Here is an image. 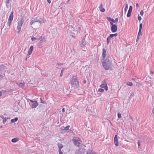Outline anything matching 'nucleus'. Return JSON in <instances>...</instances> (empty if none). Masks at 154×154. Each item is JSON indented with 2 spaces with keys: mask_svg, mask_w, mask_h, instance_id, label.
<instances>
[{
  "mask_svg": "<svg viewBox=\"0 0 154 154\" xmlns=\"http://www.w3.org/2000/svg\"><path fill=\"white\" fill-rule=\"evenodd\" d=\"M30 23V25H31L33 24H35L36 23H37V24L39 25L42 23L43 19L42 18H39L37 17L36 18H32Z\"/></svg>",
  "mask_w": 154,
  "mask_h": 154,
  "instance_id": "nucleus-1",
  "label": "nucleus"
},
{
  "mask_svg": "<svg viewBox=\"0 0 154 154\" xmlns=\"http://www.w3.org/2000/svg\"><path fill=\"white\" fill-rule=\"evenodd\" d=\"M72 79L70 81V83L72 87L78 88L79 86V83L77 79L74 78V76H72Z\"/></svg>",
  "mask_w": 154,
  "mask_h": 154,
  "instance_id": "nucleus-2",
  "label": "nucleus"
},
{
  "mask_svg": "<svg viewBox=\"0 0 154 154\" xmlns=\"http://www.w3.org/2000/svg\"><path fill=\"white\" fill-rule=\"evenodd\" d=\"M103 65L106 70L112 69L113 66L112 63V62L110 61L103 62Z\"/></svg>",
  "mask_w": 154,
  "mask_h": 154,
  "instance_id": "nucleus-3",
  "label": "nucleus"
},
{
  "mask_svg": "<svg viewBox=\"0 0 154 154\" xmlns=\"http://www.w3.org/2000/svg\"><path fill=\"white\" fill-rule=\"evenodd\" d=\"M24 22V20L22 18L18 20V22L17 27V32L19 33L21 31V26Z\"/></svg>",
  "mask_w": 154,
  "mask_h": 154,
  "instance_id": "nucleus-4",
  "label": "nucleus"
},
{
  "mask_svg": "<svg viewBox=\"0 0 154 154\" xmlns=\"http://www.w3.org/2000/svg\"><path fill=\"white\" fill-rule=\"evenodd\" d=\"M80 140L79 138H76L73 139V141L74 143L77 146H79L80 145V143L79 141Z\"/></svg>",
  "mask_w": 154,
  "mask_h": 154,
  "instance_id": "nucleus-5",
  "label": "nucleus"
},
{
  "mask_svg": "<svg viewBox=\"0 0 154 154\" xmlns=\"http://www.w3.org/2000/svg\"><path fill=\"white\" fill-rule=\"evenodd\" d=\"M100 87L102 88H104L106 91L108 90V88L106 82L105 81H103L102 82V84L100 86Z\"/></svg>",
  "mask_w": 154,
  "mask_h": 154,
  "instance_id": "nucleus-6",
  "label": "nucleus"
},
{
  "mask_svg": "<svg viewBox=\"0 0 154 154\" xmlns=\"http://www.w3.org/2000/svg\"><path fill=\"white\" fill-rule=\"evenodd\" d=\"M111 30L112 32H116L117 30V26L116 24L111 25Z\"/></svg>",
  "mask_w": 154,
  "mask_h": 154,
  "instance_id": "nucleus-7",
  "label": "nucleus"
},
{
  "mask_svg": "<svg viewBox=\"0 0 154 154\" xmlns=\"http://www.w3.org/2000/svg\"><path fill=\"white\" fill-rule=\"evenodd\" d=\"M142 24L141 23L140 25V27H139V30L138 32V36L137 38V40H138L139 39V37L140 35H141L142 34V33L141 32V30L142 29Z\"/></svg>",
  "mask_w": 154,
  "mask_h": 154,
  "instance_id": "nucleus-8",
  "label": "nucleus"
},
{
  "mask_svg": "<svg viewBox=\"0 0 154 154\" xmlns=\"http://www.w3.org/2000/svg\"><path fill=\"white\" fill-rule=\"evenodd\" d=\"M30 101L32 103L31 106L32 108H35L38 105V103L37 101L30 100Z\"/></svg>",
  "mask_w": 154,
  "mask_h": 154,
  "instance_id": "nucleus-9",
  "label": "nucleus"
},
{
  "mask_svg": "<svg viewBox=\"0 0 154 154\" xmlns=\"http://www.w3.org/2000/svg\"><path fill=\"white\" fill-rule=\"evenodd\" d=\"M114 143L116 146H118L119 145V142L118 140V136L116 135L114 138Z\"/></svg>",
  "mask_w": 154,
  "mask_h": 154,
  "instance_id": "nucleus-10",
  "label": "nucleus"
},
{
  "mask_svg": "<svg viewBox=\"0 0 154 154\" xmlns=\"http://www.w3.org/2000/svg\"><path fill=\"white\" fill-rule=\"evenodd\" d=\"M99 8L100 11L101 12H103L105 11V9L103 8V5L102 3L101 4Z\"/></svg>",
  "mask_w": 154,
  "mask_h": 154,
  "instance_id": "nucleus-11",
  "label": "nucleus"
},
{
  "mask_svg": "<svg viewBox=\"0 0 154 154\" xmlns=\"http://www.w3.org/2000/svg\"><path fill=\"white\" fill-rule=\"evenodd\" d=\"M13 17V12L12 11L10 14L8 20L12 21Z\"/></svg>",
  "mask_w": 154,
  "mask_h": 154,
  "instance_id": "nucleus-12",
  "label": "nucleus"
},
{
  "mask_svg": "<svg viewBox=\"0 0 154 154\" xmlns=\"http://www.w3.org/2000/svg\"><path fill=\"white\" fill-rule=\"evenodd\" d=\"M5 69V67L3 65L0 66V73H2V72Z\"/></svg>",
  "mask_w": 154,
  "mask_h": 154,
  "instance_id": "nucleus-13",
  "label": "nucleus"
},
{
  "mask_svg": "<svg viewBox=\"0 0 154 154\" xmlns=\"http://www.w3.org/2000/svg\"><path fill=\"white\" fill-rule=\"evenodd\" d=\"M10 0H6V7L7 8H9L11 6V5L10 4Z\"/></svg>",
  "mask_w": 154,
  "mask_h": 154,
  "instance_id": "nucleus-14",
  "label": "nucleus"
},
{
  "mask_svg": "<svg viewBox=\"0 0 154 154\" xmlns=\"http://www.w3.org/2000/svg\"><path fill=\"white\" fill-rule=\"evenodd\" d=\"M106 50H105V49L104 48L103 49L102 56H103V57L104 58H105L106 57Z\"/></svg>",
  "mask_w": 154,
  "mask_h": 154,
  "instance_id": "nucleus-15",
  "label": "nucleus"
},
{
  "mask_svg": "<svg viewBox=\"0 0 154 154\" xmlns=\"http://www.w3.org/2000/svg\"><path fill=\"white\" fill-rule=\"evenodd\" d=\"M18 85L21 88L23 87L24 86L25 82H23L22 83H17Z\"/></svg>",
  "mask_w": 154,
  "mask_h": 154,
  "instance_id": "nucleus-16",
  "label": "nucleus"
},
{
  "mask_svg": "<svg viewBox=\"0 0 154 154\" xmlns=\"http://www.w3.org/2000/svg\"><path fill=\"white\" fill-rule=\"evenodd\" d=\"M107 20L109 21L110 22V25H113L112 21H113V19L111 18L110 17H107Z\"/></svg>",
  "mask_w": 154,
  "mask_h": 154,
  "instance_id": "nucleus-17",
  "label": "nucleus"
},
{
  "mask_svg": "<svg viewBox=\"0 0 154 154\" xmlns=\"http://www.w3.org/2000/svg\"><path fill=\"white\" fill-rule=\"evenodd\" d=\"M18 140L19 139L18 138H15L12 139L11 142L13 143H16Z\"/></svg>",
  "mask_w": 154,
  "mask_h": 154,
  "instance_id": "nucleus-18",
  "label": "nucleus"
},
{
  "mask_svg": "<svg viewBox=\"0 0 154 154\" xmlns=\"http://www.w3.org/2000/svg\"><path fill=\"white\" fill-rule=\"evenodd\" d=\"M57 146L59 148V149L61 150L62 148H63V146L62 144L60 143H58L57 144Z\"/></svg>",
  "mask_w": 154,
  "mask_h": 154,
  "instance_id": "nucleus-19",
  "label": "nucleus"
},
{
  "mask_svg": "<svg viewBox=\"0 0 154 154\" xmlns=\"http://www.w3.org/2000/svg\"><path fill=\"white\" fill-rule=\"evenodd\" d=\"M18 120V118L17 117L15 118V119H12L11 121V123H13L15 122H16Z\"/></svg>",
  "mask_w": 154,
  "mask_h": 154,
  "instance_id": "nucleus-20",
  "label": "nucleus"
},
{
  "mask_svg": "<svg viewBox=\"0 0 154 154\" xmlns=\"http://www.w3.org/2000/svg\"><path fill=\"white\" fill-rule=\"evenodd\" d=\"M112 38L110 35L107 37V42L108 44H109V43Z\"/></svg>",
  "mask_w": 154,
  "mask_h": 154,
  "instance_id": "nucleus-21",
  "label": "nucleus"
},
{
  "mask_svg": "<svg viewBox=\"0 0 154 154\" xmlns=\"http://www.w3.org/2000/svg\"><path fill=\"white\" fill-rule=\"evenodd\" d=\"M128 5L127 4H126L125 5V7L124 9L125 12V13H126V12L127 10L128 9Z\"/></svg>",
  "mask_w": 154,
  "mask_h": 154,
  "instance_id": "nucleus-22",
  "label": "nucleus"
},
{
  "mask_svg": "<svg viewBox=\"0 0 154 154\" xmlns=\"http://www.w3.org/2000/svg\"><path fill=\"white\" fill-rule=\"evenodd\" d=\"M126 84L128 85L131 86H132L133 85V83L131 82H128L126 83Z\"/></svg>",
  "mask_w": 154,
  "mask_h": 154,
  "instance_id": "nucleus-23",
  "label": "nucleus"
},
{
  "mask_svg": "<svg viewBox=\"0 0 154 154\" xmlns=\"http://www.w3.org/2000/svg\"><path fill=\"white\" fill-rule=\"evenodd\" d=\"M117 35L118 34L117 33H116L114 34H112L110 35V36H111L112 38L114 36H117Z\"/></svg>",
  "mask_w": 154,
  "mask_h": 154,
  "instance_id": "nucleus-24",
  "label": "nucleus"
},
{
  "mask_svg": "<svg viewBox=\"0 0 154 154\" xmlns=\"http://www.w3.org/2000/svg\"><path fill=\"white\" fill-rule=\"evenodd\" d=\"M64 70H65L64 68H63L61 70V72L60 74V76L61 77L62 76L63 74V72H64Z\"/></svg>",
  "mask_w": 154,
  "mask_h": 154,
  "instance_id": "nucleus-25",
  "label": "nucleus"
},
{
  "mask_svg": "<svg viewBox=\"0 0 154 154\" xmlns=\"http://www.w3.org/2000/svg\"><path fill=\"white\" fill-rule=\"evenodd\" d=\"M131 11H128V14H127V16L128 17H130L131 15Z\"/></svg>",
  "mask_w": 154,
  "mask_h": 154,
  "instance_id": "nucleus-26",
  "label": "nucleus"
},
{
  "mask_svg": "<svg viewBox=\"0 0 154 154\" xmlns=\"http://www.w3.org/2000/svg\"><path fill=\"white\" fill-rule=\"evenodd\" d=\"M8 119V118H7L6 117H5L3 119V124L5 123L7 121V120Z\"/></svg>",
  "mask_w": 154,
  "mask_h": 154,
  "instance_id": "nucleus-27",
  "label": "nucleus"
},
{
  "mask_svg": "<svg viewBox=\"0 0 154 154\" xmlns=\"http://www.w3.org/2000/svg\"><path fill=\"white\" fill-rule=\"evenodd\" d=\"M118 18H116L115 20L113 19V21H112V23H115L118 22Z\"/></svg>",
  "mask_w": 154,
  "mask_h": 154,
  "instance_id": "nucleus-28",
  "label": "nucleus"
},
{
  "mask_svg": "<svg viewBox=\"0 0 154 154\" xmlns=\"http://www.w3.org/2000/svg\"><path fill=\"white\" fill-rule=\"evenodd\" d=\"M98 91L101 92H103L104 91V90L102 88H100L99 89Z\"/></svg>",
  "mask_w": 154,
  "mask_h": 154,
  "instance_id": "nucleus-29",
  "label": "nucleus"
},
{
  "mask_svg": "<svg viewBox=\"0 0 154 154\" xmlns=\"http://www.w3.org/2000/svg\"><path fill=\"white\" fill-rule=\"evenodd\" d=\"M33 49V47L32 46H31V47H30V48H29V51L32 52Z\"/></svg>",
  "mask_w": 154,
  "mask_h": 154,
  "instance_id": "nucleus-30",
  "label": "nucleus"
},
{
  "mask_svg": "<svg viewBox=\"0 0 154 154\" xmlns=\"http://www.w3.org/2000/svg\"><path fill=\"white\" fill-rule=\"evenodd\" d=\"M12 22V21H10V20H8L7 24H8V26L9 27L11 25V23Z\"/></svg>",
  "mask_w": 154,
  "mask_h": 154,
  "instance_id": "nucleus-31",
  "label": "nucleus"
},
{
  "mask_svg": "<svg viewBox=\"0 0 154 154\" xmlns=\"http://www.w3.org/2000/svg\"><path fill=\"white\" fill-rule=\"evenodd\" d=\"M3 75H4V76L0 74V80H2L4 76H5V73Z\"/></svg>",
  "mask_w": 154,
  "mask_h": 154,
  "instance_id": "nucleus-32",
  "label": "nucleus"
},
{
  "mask_svg": "<svg viewBox=\"0 0 154 154\" xmlns=\"http://www.w3.org/2000/svg\"><path fill=\"white\" fill-rule=\"evenodd\" d=\"M152 116L153 118L154 119V106L153 107L152 109Z\"/></svg>",
  "mask_w": 154,
  "mask_h": 154,
  "instance_id": "nucleus-33",
  "label": "nucleus"
},
{
  "mask_svg": "<svg viewBox=\"0 0 154 154\" xmlns=\"http://www.w3.org/2000/svg\"><path fill=\"white\" fill-rule=\"evenodd\" d=\"M69 127H70L69 125H68L64 129H65V130H68L69 129Z\"/></svg>",
  "mask_w": 154,
  "mask_h": 154,
  "instance_id": "nucleus-34",
  "label": "nucleus"
},
{
  "mask_svg": "<svg viewBox=\"0 0 154 154\" xmlns=\"http://www.w3.org/2000/svg\"><path fill=\"white\" fill-rule=\"evenodd\" d=\"M40 99L41 100V103H46V102L43 101L41 98H40Z\"/></svg>",
  "mask_w": 154,
  "mask_h": 154,
  "instance_id": "nucleus-35",
  "label": "nucleus"
},
{
  "mask_svg": "<svg viewBox=\"0 0 154 154\" xmlns=\"http://www.w3.org/2000/svg\"><path fill=\"white\" fill-rule=\"evenodd\" d=\"M141 85V84H140L138 82H137L136 83V85L138 87H140V85Z\"/></svg>",
  "mask_w": 154,
  "mask_h": 154,
  "instance_id": "nucleus-36",
  "label": "nucleus"
},
{
  "mask_svg": "<svg viewBox=\"0 0 154 154\" xmlns=\"http://www.w3.org/2000/svg\"><path fill=\"white\" fill-rule=\"evenodd\" d=\"M140 14L141 15V16H143V14H144V12H143V11L141 10L140 12Z\"/></svg>",
  "mask_w": 154,
  "mask_h": 154,
  "instance_id": "nucleus-37",
  "label": "nucleus"
},
{
  "mask_svg": "<svg viewBox=\"0 0 154 154\" xmlns=\"http://www.w3.org/2000/svg\"><path fill=\"white\" fill-rule=\"evenodd\" d=\"M132 6H130L129 7V9L128 11H132Z\"/></svg>",
  "mask_w": 154,
  "mask_h": 154,
  "instance_id": "nucleus-38",
  "label": "nucleus"
},
{
  "mask_svg": "<svg viewBox=\"0 0 154 154\" xmlns=\"http://www.w3.org/2000/svg\"><path fill=\"white\" fill-rule=\"evenodd\" d=\"M118 117L119 118H121V114L119 113L118 114Z\"/></svg>",
  "mask_w": 154,
  "mask_h": 154,
  "instance_id": "nucleus-39",
  "label": "nucleus"
},
{
  "mask_svg": "<svg viewBox=\"0 0 154 154\" xmlns=\"http://www.w3.org/2000/svg\"><path fill=\"white\" fill-rule=\"evenodd\" d=\"M138 20L139 21L141 20L142 19L141 17L140 16H139V15L138 16Z\"/></svg>",
  "mask_w": 154,
  "mask_h": 154,
  "instance_id": "nucleus-40",
  "label": "nucleus"
},
{
  "mask_svg": "<svg viewBox=\"0 0 154 154\" xmlns=\"http://www.w3.org/2000/svg\"><path fill=\"white\" fill-rule=\"evenodd\" d=\"M59 154H63V152L61 151V149H59Z\"/></svg>",
  "mask_w": 154,
  "mask_h": 154,
  "instance_id": "nucleus-41",
  "label": "nucleus"
},
{
  "mask_svg": "<svg viewBox=\"0 0 154 154\" xmlns=\"http://www.w3.org/2000/svg\"><path fill=\"white\" fill-rule=\"evenodd\" d=\"M36 39V38H34V37H32V38H31V40H32V41H34L35 39Z\"/></svg>",
  "mask_w": 154,
  "mask_h": 154,
  "instance_id": "nucleus-42",
  "label": "nucleus"
},
{
  "mask_svg": "<svg viewBox=\"0 0 154 154\" xmlns=\"http://www.w3.org/2000/svg\"><path fill=\"white\" fill-rule=\"evenodd\" d=\"M138 145L139 146H140V141H138Z\"/></svg>",
  "mask_w": 154,
  "mask_h": 154,
  "instance_id": "nucleus-43",
  "label": "nucleus"
},
{
  "mask_svg": "<svg viewBox=\"0 0 154 154\" xmlns=\"http://www.w3.org/2000/svg\"><path fill=\"white\" fill-rule=\"evenodd\" d=\"M32 52L29 51L28 52V54L29 55H30L32 54Z\"/></svg>",
  "mask_w": 154,
  "mask_h": 154,
  "instance_id": "nucleus-44",
  "label": "nucleus"
},
{
  "mask_svg": "<svg viewBox=\"0 0 154 154\" xmlns=\"http://www.w3.org/2000/svg\"><path fill=\"white\" fill-rule=\"evenodd\" d=\"M65 109H64V108H63V109H62V112H65Z\"/></svg>",
  "mask_w": 154,
  "mask_h": 154,
  "instance_id": "nucleus-45",
  "label": "nucleus"
},
{
  "mask_svg": "<svg viewBox=\"0 0 154 154\" xmlns=\"http://www.w3.org/2000/svg\"><path fill=\"white\" fill-rule=\"evenodd\" d=\"M87 154H93L91 152H88L87 153Z\"/></svg>",
  "mask_w": 154,
  "mask_h": 154,
  "instance_id": "nucleus-46",
  "label": "nucleus"
},
{
  "mask_svg": "<svg viewBox=\"0 0 154 154\" xmlns=\"http://www.w3.org/2000/svg\"><path fill=\"white\" fill-rule=\"evenodd\" d=\"M136 6L137 7H138V8L139 7V5H138V3L136 4Z\"/></svg>",
  "mask_w": 154,
  "mask_h": 154,
  "instance_id": "nucleus-47",
  "label": "nucleus"
},
{
  "mask_svg": "<svg viewBox=\"0 0 154 154\" xmlns=\"http://www.w3.org/2000/svg\"><path fill=\"white\" fill-rule=\"evenodd\" d=\"M2 95V92L1 91L0 92V96Z\"/></svg>",
  "mask_w": 154,
  "mask_h": 154,
  "instance_id": "nucleus-48",
  "label": "nucleus"
},
{
  "mask_svg": "<svg viewBox=\"0 0 154 154\" xmlns=\"http://www.w3.org/2000/svg\"><path fill=\"white\" fill-rule=\"evenodd\" d=\"M0 117L1 118H2V119H4V116H1Z\"/></svg>",
  "mask_w": 154,
  "mask_h": 154,
  "instance_id": "nucleus-49",
  "label": "nucleus"
},
{
  "mask_svg": "<svg viewBox=\"0 0 154 154\" xmlns=\"http://www.w3.org/2000/svg\"><path fill=\"white\" fill-rule=\"evenodd\" d=\"M58 64L59 65H62V64L61 63H58Z\"/></svg>",
  "mask_w": 154,
  "mask_h": 154,
  "instance_id": "nucleus-50",
  "label": "nucleus"
},
{
  "mask_svg": "<svg viewBox=\"0 0 154 154\" xmlns=\"http://www.w3.org/2000/svg\"><path fill=\"white\" fill-rule=\"evenodd\" d=\"M45 75L47 76L48 75V74L47 73H45Z\"/></svg>",
  "mask_w": 154,
  "mask_h": 154,
  "instance_id": "nucleus-51",
  "label": "nucleus"
},
{
  "mask_svg": "<svg viewBox=\"0 0 154 154\" xmlns=\"http://www.w3.org/2000/svg\"><path fill=\"white\" fill-rule=\"evenodd\" d=\"M84 83H86V81L85 80H84Z\"/></svg>",
  "mask_w": 154,
  "mask_h": 154,
  "instance_id": "nucleus-52",
  "label": "nucleus"
},
{
  "mask_svg": "<svg viewBox=\"0 0 154 154\" xmlns=\"http://www.w3.org/2000/svg\"><path fill=\"white\" fill-rule=\"evenodd\" d=\"M2 128V126H1V127H0V128Z\"/></svg>",
  "mask_w": 154,
  "mask_h": 154,
  "instance_id": "nucleus-53",
  "label": "nucleus"
},
{
  "mask_svg": "<svg viewBox=\"0 0 154 154\" xmlns=\"http://www.w3.org/2000/svg\"><path fill=\"white\" fill-rule=\"evenodd\" d=\"M51 3V1H50L49 0V3Z\"/></svg>",
  "mask_w": 154,
  "mask_h": 154,
  "instance_id": "nucleus-54",
  "label": "nucleus"
},
{
  "mask_svg": "<svg viewBox=\"0 0 154 154\" xmlns=\"http://www.w3.org/2000/svg\"><path fill=\"white\" fill-rule=\"evenodd\" d=\"M26 60H27V58H26Z\"/></svg>",
  "mask_w": 154,
  "mask_h": 154,
  "instance_id": "nucleus-55",
  "label": "nucleus"
},
{
  "mask_svg": "<svg viewBox=\"0 0 154 154\" xmlns=\"http://www.w3.org/2000/svg\"><path fill=\"white\" fill-rule=\"evenodd\" d=\"M48 2V0H47Z\"/></svg>",
  "mask_w": 154,
  "mask_h": 154,
  "instance_id": "nucleus-56",
  "label": "nucleus"
}]
</instances>
